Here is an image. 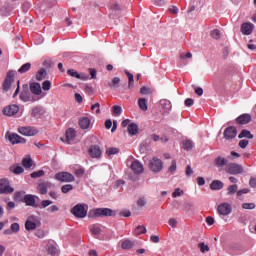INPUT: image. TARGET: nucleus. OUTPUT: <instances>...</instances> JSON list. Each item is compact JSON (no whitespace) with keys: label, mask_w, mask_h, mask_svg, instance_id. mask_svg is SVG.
Returning a JSON list of instances; mask_svg holds the SVG:
<instances>
[{"label":"nucleus","mask_w":256,"mask_h":256,"mask_svg":"<svg viewBox=\"0 0 256 256\" xmlns=\"http://www.w3.org/2000/svg\"><path fill=\"white\" fill-rule=\"evenodd\" d=\"M71 213L78 219H85L87 217V205L77 204L72 208Z\"/></svg>","instance_id":"f257e3e1"},{"label":"nucleus","mask_w":256,"mask_h":256,"mask_svg":"<svg viewBox=\"0 0 256 256\" xmlns=\"http://www.w3.org/2000/svg\"><path fill=\"white\" fill-rule=\"evenodd\" d=\"M41 225V221L37 216H29L25 222L26 231H35Z\"/></svg>","instance_id":"f03ea898"},{"label":"nucleus","mask_w":256,"mask_h":256,"mask_svg":"<svg viewBox=\"0 0 256 256\" xmlns=\"http://www.w3.org/2000/svg\"><path fill=\"white\" fill-rule=\"evenodd\" d=\"M149 169L153 173H161L163 171V161L159 158H152L149 162Z\"/></svg>","instance_id":"7ed1b4c3"},{"label":"nucleus","mask_w":256,"mask_h":256,"mask_svg":"<svg viewBox=\"0 0 256 256\" xmlns=\"http://www.w3.org/2000/svg\"><path fill=\"white\" fill-rule=\"evenodd\" d=\"M55 179L61 183H73L75 176L69 172H60L55 174Z\"/></svg>","instance_id":"20e7f679"},{"label":"nucleus","mask_w":256,"mask_h":256,"mask_svg":"<svg viewBox=\"0 0 256 256\" xmlns=\"http://www.w3.org/2000/svg\"><path fill=\"white\" fill-rule=\"evenodd\" d=\"M232 211L233 206H231L229 202H223L217 208L218 214L222 215V217H227V215H231Z\"/></svg>","instance_id":"39448f33"},{"label":"nucleus","mask_w":256,"mask_h":256,"mask_svg":"<svg viewBox=\"0 0 256 256\" xmlns=\"http://www.w3.org/2000/svg\"><path fill=\"white\" fill-rule=\"evenodd\" d=\"M226 173H229V175H239L243 173V167L239 164L230 163L225 168Z\"/></svg>","instance_id":"423d86ee"},{"label":"nucleus","mask_w":256,"mask_h":256,"mask_svg":"<svg viewBox=\"0 0 256 256\" xmlns=\"http://www.w3.org/2000/svg\"><path fill=\"white\" fill-rule=\"evenodd\" d=\"M13 191H15V189L9 185L8 179H0V195L13 193Z\"/></svg>","instance_id":"0eeeda50"},{"label":"nucleus","mask_w":256,"mask_h":256,"mask_svg":"<svg viewBox=\"0 0 256 256\" xmlns=\"http://www.w3.org/2000/svg\"><path fill=\"white\" fill-rule=\"evenodd\" d=\"M30 91L33 95H40V97L35 98V101H39V99L45 97V94H43V90L41 89V84L37 82L30 84Z\"/></svg>","instance_id":"6e6552de"},{"label":"nucleus","mask_w":256,"mask_h":256,"mask_svg":"<svg viewBox=\"0 0 256 256\" xmlns=\"http://www.w3.org/2000/svg\"><path fill=\"white\" fill-rule=\"evenodd\" d=\"M95 217H113L115 212L109 208H97L94 210Z\"/></svg>","instance_id":"1a4fd4ad"},{"label":"nucleus","mask_w":256,"mask_h":256,"mask_svg":"<svg viewBox=\"0 0 256 256\" xmlns=\"http://www.w3.org/2000/svg\"><path fill=\"white\" fill-rule=\"evenodd\" d=\"M19 113V107L15 104L8 105L3 109V115L6 117H13Z\"/></svg>","instance_id":"9d476101"},{"label":"nucleus","mask_w":256,"mask_h":256,"mask_svg":"<svg viewBox=\"0 0 256 256\" xmlns=\"http://www.w3.org/2000/svg\"><path fill=\"white\" fill-rule=\"evenodd\" d=\"M224 139L226 141H233L237 137V128L230 126L224 130Z\"/></svg>","instance_id":"9b49d317"},{"label":"nucleus","mask_w":256,"mask_h":256,"mask_svg":"<svg viewBox=\"0 0 256 256\" xmlns=\"http://www.w3.org/2000/svg\"><path fill=\"white\" fill-rule=\"evenodd\" d=\"M130 169L133 171L135 175H141V173L145 171L143 163H141L139 160H133L130 165Z\"/></svg>","instance_id":"f8f14e48"},{"label":"nucleus","mask_w":256,"mask_h":256,"mask_svg":"<svg viewBox=\"0 0 256 256\" xmlns=\"http://www.w3.org/2000/svg\"><path fill=\"white\" fill-rule=\"evenodd\" d=\"M18 132L25 137H33L34 135H37V130L31 126L20 127L18 128Z\"/></svg>","instance_id":"ddd939ff"},{"label":"nucleus","mask_w":256,"mask_h":256,"mask_svg":"<svg viewBox=\"0 0 256 256\" xmlns=\"http://www.w3.org/2000/svg\"><path fill=\"white\" fill-rule=\"evenodd\" d=\"M53 187V184L51 182H41L37 185V191L40 193V195H47V191Z\"/></svg>","instance_id":"4468645a"},{"label":"nucleus","mask_w":256,"mask_h":256,"mask_svg":"<svg viewBox=\"0 0 256 256\" xmlns=\"http://www.w3.org/2000/svg\"><path fill=\"white\" fill-rule=\"evenodd\" d=\"M68 75H70V77H75V79H82V81H87L89 79V75L85 73L79 74V72H77L75 69H69Z\"/></svg>","instance_id":"2eb2a0df"},{"label":"nucleus","mask_w":256,"mask_h":256,"mask_svg":"<svg viewBox=\"0 0 256 256\" xmlns=\"http://www.w3.org/2000/svg\"><path fill=\"white\" fill-rule=\"evenodd\" d=\"M88 153L92 159H99L102 155L101 148L97 145L91 146Z\"/></svg>","instance_id":"dca6fc26"},{"label":"nucleus","mask_w":256,"mask_h":256,"mask_svg":"<svg viewBox=\"0 0 256 256\" xmlns=\"http://www.w3.org/2000/svg\"><path fill=\"white\" fill-rule=\"evenodd\" d=\"M8 140L10 143H12V145H17V143H25V139L15 133L9 134Z\"/></svg>","instance_id":"f3484780"},{"label":"nucleus","mask_w":256,"mask_h":256,"mask_svg":"<svg viewBox=\"0 0 256 256\" xmlns=\"http://www.w3.org/2000/svg\"><path fill=\"white\" fill-rule=\"evenodd\" d=\"M160 105L164 113H171V109H173V105L171 104V101L167 99H162L160 100Z\"/></svg>","instance_id":"a211bd4d"},{"label":"nucleus","mask_w":256,"mask_h":256,"mask_svg":"<svg viewBox=\"0 0 256 256\" xmlns=\"http://www.w3.org/2000/svg\"><path fill=\"white\" fill-rule=\"evenodd\" d=\"M75 137H76V134H75V129L73 128H69L67 131H66V141L69 145L73 144V141H75Z\"/></svg>","instance_id":"6ab92c4d"},{"label":"nucleus","mask_w":256,"mask_h":256,"mask_svg":"<svg viewBox=\"0 0 256 256\" xmlns=\"http://www.w3.org/2000/svg\"><path fill=\"white\" fill-rule=\"evenodd\" d=\"M239 125H247V123H251V115L249 114H242L236 119Z\"/></svg>","instance_id":"aec40b11"},{"label":"nucleus","mask_w":256,"mask_h":256,"mask_svg":"<svg viewBox=\"0 0 256 256\" xmlns=\"http://www.w3.org/2000/svg\"><path fill=\"white\" fill-rule=\"evenodd\" d=\"M241 31L243 35H251V33H253V24L251 23L242 24Z\"/></svg>","instance_id":"412c9836"},{"label":"nucleus","mask_w":256,"mask_h":256,"mask_svg":"<svg viewBox=\"0 0 256 256\" xmlns=\"http://www.w3.org/2000/svg\"><path fill=\"white\" fill-rule=\"evenodd\" d=\"M224 184L221 180H214L210 184V189L212 191H220V189H223Z\"/></svg>","instance_id":"4be33fe9"},{"label":"nucleus","mask_w":256,"mask_h":256,"mask_svg":"<svg viewBox=\"0 0 256 256\" xmlns=\"http://www.w3.org/2000/svg\"><path fill=\"white\" fill-rule=\"evenodd\" d=\"M79 125L81 129H89L91 127V120L88 117H82L79 120Z\"/></svg>","instance_id":"5701e85b"},{"label":"nucleus","mask_w":256,"mask_h":256,"mask_svg":"<svg viewBox=\"0 0 256 256\" xmlns=\"http://www.w3.org/2000/svg\"><path fill=\"white\" fill-rule=\"evenodd\" d=\"M22 165L25 167V169H31L33 167V159H31V156H26L22 160Z\"/></svg>","instance_id":"b1692460"},{"label":"nucleus","mask_w":256,"mask_h":256,"mask_svg":"<svg viewBox=\"0 0 256 256\" xmlns=\"http://www.w3.org/2000/svg\"><path fill=\"white\" fill-rule=\"evenodd\" d=\"M121 247L122 249H133V247H135V242L129 239L122 240Z\"/></svg>","instance_id":"393cba45"},{"label":"nucleus","mask_w":256,"mask_h":256,"mask_svg":"<svg viewBox=\"0 0 256 256\" xmlns=\"http://www.w3.org/2000/svg\"><path fill=\"white\" fill-rule=\"evenodd\" d=\"M90 233L95 236L101 235V225L93 224L90 226Z\"/></svg>","instance_id":"a878e982"},{"label":"nucleus","mask_w":256,"mask_h":256,"mask_svg":"<svg viewBox=\"0 0 256 256\" xmlns=\"http://www.w3.org/2000/svg\"><path fill=\"white\" fill-rule=\"evenodd\" d=\"M119 83H121V78L114 77V78H112L111 82H108V87L110 89H117L119 87Z\"/></svg>","instance_id":"bb28decb"},{"label":"nucleus","mask_w":256,"mask_h":256,"mask_svg":"<svg viewBox=\"0 0 256 256\" xmlns=\"http://www.w3.org/2000/svg\"><path fill=\"white\" fill-rule=\"evenodd\" d=\"M128 133L129 135H137L139 133V126L135 123H131L128 125Z\"/></svg>","instance_id":"cd10ccee"},{"label":"nucleus","mask_w":256,"mask_h":256,"mask_svg":"<svg viewBox=\"0 0 256 256\" xmlns=\"http://www.w3.org/2000/svg\"><path fill=\"white\" fill-rule=\"evenodd\" d=\"M24 203H26V205H28L30 207H33V205H35V197L31 194L25 195Z\"/></svg>","instance_id":"c85d7f7f"},{"label":"nucleus","mask_w":256,"mask_h":256,"mask_svg":"<svg viewBox=\"0 0 256 256\" xmlns=\"http://www.w3.org/2000/svg\"><path fill=\"white\" fill-rule=\"evenodd\" d=\"M239 139H253V134L249 130H242L241 133L238 135Z\"/></svg>","instance_id":"c756f323"},{"label":"nucleus","mask_w":256,"mask_h":256,"mask_svg":"<svg viewBox=\"0 0 256 256\" xmlns=\"http://www.w3.org/2000/svg\"><path fill=\"white\" fill-rule=\"evenodd\" d=\"M125 74L128 77V88L132 89L133 88V84L135 83V77L133 76L132 73H130L129 71L125 70Z\"/></svg>","instance_id":"7c9ffc66"},{"label":"nucleus","mask_w":256,"mask_h":256,"mask_svg":"<svg viewBox=\"0 0 256 256\" xmlns=\"http://www.w3.org/2000/svg\"><path fill=\"white\" fill-rule=\"evenodd\" d=\"M138 105H139V108H140L142 111H147V109H148V106H147V99H145V98H139V99H138Z\"/></svg>","instance_id":"2f4dec72"},{"label":"nucleus","mask_w":256,"mask_h":256,"mask_svg":"<svg viewBox=\"0 0 256 256\" xmlns=\"http://www.w3.org/2000/svg\"><path fill=\"white\" fill-rule=\"evenodd\" d=\"M47 77V71L45 69H40L36 74L37 81H43Z\"/></svg>","instance_id":"473e14b6"},{"label":"nucleus","mask_w":256,"mask_h":256,"mask_svg":"<svg viewBox=\"0 0 256 256\" xmlns=\"http://www.w3.org/2000/svg\"><path fill=\"white\" fill-rule=\"evenodd\" d=\"M193 147H195V144H193V141L185 140L183 142V149H185V151H191V149H193Z\"/></svg>","instance_id":"72a5a7b5"},{"label":"nucleus","mask_w":256,"mask_h":256,"mask_svg":"<svg viewBox=\"0 0 256 256\" xmlns=\"http://www.w3.org/2000/svg\"><path fill=\"white\" fill-rule=\"evenodd\" d=\"M227 164V159L223 157H218L215 159V165L217 167H224Z\"/></svg>","instance_id":"f704fd0d"},{"label":"nucleus","mask_w":256,"mask_h":256,"mask_svg":"<svg viewBox=\"0 0 256 256\" xmlns=\"http://www.w3.org/2000/svg\"><path fill=\"white\" fill-rule=\"evenodd\" d=\"M20 99L27 103V101H35V98L29 97V93L27 92H21Z\"/></svg>","instance_id":"c9c22d12"},{"label":"nucleus","mask_w":256,"mask_h":256,"mask_svg":"<svg viewBox=\"0 0 256 256\" xmlns=\"http://www.w3.org/2000/svg\"><path fill=\"white\" fill-rule=\"evenodd\" d=\"M113 115L115 117H119L123 113V109L119 105H115L112 107Z\"/></svg>","instance_id":"e433bc0d"},{"label":"nucleus","mask_w":256,"mask_h":256,"mask_svg":"<svg viewBox=\"0 0 256 256\" xmlns=\"http://www.w3.org/2000/svg\"><path fill=\"white\" fill-rule=\"evenodd\" d=\"M136 203L137 206L140 207V209H143V207L147 205V198H145V196H142L137 200Z\"/></svg>","instance_id":"4c0bfd02"},{"label":"nucleus","mask_w":256,"mask_h":256,"mask_svg":"<svg viewBox=\"0 0 256 256\" xmlns=\"http://www.w3.org/2000/svg\"><path fill=\"white\" fill-rule=\"evenodd\" d=\"M237 189H239V186H237V184L229 186L227 189V195H235V193H237Z\"/></svg>","instance_id":"58836bf2"},{"label":"nucleus","mask_w":256,"mask_h":256,"mask_svg":"<svg viewBox=\"0 0 256 256\" xmlns=\"http://www.w3.org/2000/svg\"><path fill=\"white\" fill-rule=\"evenodd\" d=\"M29 69H31V63H26L19 68L18 73H21V74L27 73Z\"/></svg>","instance_id":"ea45409f"},{"label":"nucleus","mask_w":256,"mask_h":256,"mask_svg":"<svg viewBox=\"0 0 256 256\" xmlns=\"http://www.w3.org/2000/svg\"><path fill=\"white\" fill-rule=\"evenodd\" d=\"M119 153V148H107L106 150V155H108V157H111L113 155H118Z\"/></svg>","instance_id":"a19ab883"},{"label":"nucleus","mask_w":256,"mask_h":256,"mask_svg":"<svg viewBox=\"0 0 256 256\" xmlns=\"http://www.w3.org/2000/svg\"><path fill=\"white\" fill-rule=\"evenodd\" d=\"M198 248L202 253H209V246L205 244V242H201L198 244Z\"/></svg>","instance_id":"79ce46f5"},{"label":"nucleus","mask_w":256,"mask_h":256,"mask_svg":"<svg viewBox=\"0 0 256 256\" xmlns=\"http://www.w3.org/2000/svg\"><path fill=\"white\" fill-rule=\"evenodd\" d=\"M143 233H147V228L145 226H138L135 230L136 235H143Z\"/></svg>","instance_id":"37998d69"},{"label":"nucleus","mask_w":256,"mask_h":256,"mask_svg":"<svg viewBox=\"0 0 256 256\" xmlns=\"http://www.w3.org/2000/svg\"><path fill=\"white\" fill-rule=\"evenodd\" d=\"M42 89H43V91H50L51 90V81L45 80L42 83Z\"/></svg>","instance_id":"c03bdc74"},{"label":"nucleus","mask_w":256,"mask_h":256,"mask_svg":"<svg viewBox=\"0 0 256 256\" xmlns=\"http://www.w3.org/2000/svg\"><path fill=\"white\" fill-rule=\"evenodd\" d=\"M43 175H45V171L39 170V171L33 172L31 174V177H32V179H37L39 177H43Z\"/></svg>","instance_id":"a18cd8bd"},{"label":"nucleus","mask_w":256,"mask_h":256,"mask_svg":"<svg viewBox=\"0 0 256 256\" xmlns=\"http://www.w3.org/2000/svg\"><path fill=\"white\" fill-rule=\"evenodd\" d=\"M15 75H17V72L15 70H10L7 73L6 80L13 81V79H15Z\"/></svg>","instance_id":"49530a36"},{"label":"nucleus","mask_w":256,"mask_h":256,"mask_svg":"<svg viewBox=\"0 0 256 256\" xmlns=\"http://www.w3.org/2000/svg\"><path fill=\"white\" fill-rule=\"evenodd\" d=\"M91 110L95 111L96 115H99L101 113V104L95 103L91 106Z\"/></svg>","instance_id":"de8ad7c7"},{"label":"nucleus","mask_w":256,"mask_h":256,"mask_svg":"<svg viewBox=\"0 0 256 256\" xmlns=\"http://www.w3.org/2000/svg\"><path fill=\"white\" fill-rule=\"evenodd\" d=\"M62 193H69V191H73V185L71 184H66L63 185L61 188Z\"/></svg>","instance_id":"09e8293b"},{"label":"nucleus","mask_w":256,"mask_h":256,"mask_svg":"<svg viewBox=\"0 0 256 256\" xmlns=\"http://www.w3.org/2000/svg\"><path fill=\"white\" fill-rule=\"evenodd\" d=\"M242 209L253 210V209H255V203H253V202H251V203H243L242 204Z\"/></svg>","instance_id":"8fccbe9b"},{"label":"nucleus","mask_w":256,"mask_h":256,"mask_svg":"<svg viewBox=\"0 0 256 256\" xmlns=\"http://www.w3.org/2000/svg\"><path fill=\"white\" fill-rule=\"evenodd\" d=\"M10 229L12 233H19L21 227L19 226V223H13L11 224Z\"/></svg>","instance_id":"3c124183"},{"label":"nucleus","mask_w":256,"mask_h":256,"mask_svg":"<svg viewBox=\"0 0 256 256\" xmlns=\"http://www.w3.org/2000/svg\"><path fill=\"white\" fill-rule=\"evenodd\" d=\"M11 83H13V81L5 79L3 83L4 91H9V89H11Z\"/></svg>","instance_id":"603ef678"},{"label":"nucleus","mask_w":256,"mask_h":256,"mask_svg":"<svg viewBox=\"0 0 256 256\" xmlns=\"http://www.w3.org/2000/svg\"><path fill=\"white\" fill-rule=\"evenodd\" d=\"M181 195H183V190L181 188H176L172 193L174 198L181 197Z\"/></svg>","instance_id":"864d4df0"},{"label":"nucleus","mask_w":256,"mask_h":256,"mask_svg":"<svg viewBox=\"0 0 256 256\" xmlns=\"http://www.w3.org/2000/svg\"><path fill=\"white\" fill-rule=\"evenodd\" d=\"M48 253H49V255H57V247H55L53 245H49Z\"/></svg>","instance_id":"5fc2aeb1"},{"label":"nucleus","mask_w":256,"mask_h":256,"mask_svg":"<svg viewBox=\"0 0 256 256\" xmlns=\"http://www.w3.org/2000/svg\"><path fill=\"white\" fill-rule=\"evenodd\" d=\"M24 169L21 166H16L12 169V172L15 175H21V173H23Z\"/></svg>","instance_id":"6e6d98bb"},{"label":"nucleus","mask_w":256,"mask_h":256,"mask_svg":"<svg viewBox=\"0 0 256 256\" xmlns=\"http://www.w3.org/2000/svg\"><path fill=\"white\" fill-rule=\"evenodd\" d=\"M49 205H53V201H51V200H43L41 202V207L43 209H46V207H49Z\"/></svg>","instance_id":"4d7b16f0"},{"label":"nucleus","mask_w":256,"mask_h":256,"mask_svg":"<svg viewBox=\"0 0 256 256\" xmlns=\"http://www.w3.org/2000/svg\"><path fill=\"white\" fill-rule=\"evenodd\" d=\"M211 35L213 39H219V37H221V32L218 29H216L211 32Z\"/></svg>","instance_id":"13d9d810"},{"label":"nucleus","mask_w":256,"mask_h":256,"mask_svg":"<svg viewBox=\"0 0 256 256\" xmlns=\"http://www.w3.org/2000/svg\"><path fill=\"white\" fill-rule=\"evenodd\" d=\"M249 189L248 188H243V189H241V190H238L237 191V196L238 197H241V195H247V193H249Z\"/></svg>","instance_id":"bf43d9fd"},{"label":"nucleus","mask_w":256,"mask_h":256,"mask_svg":"<svg viewBox=\"0 0 256 256\" xmlns=\"http://www.w3.org/2000/svg\"><path fill=\"white\" fill-rule=\"evenodd\" d=\"M191 57H193V54H191L190 52H188V53H182L181 55H180V59H182V61H185V59H191Z\"/></svg>","instance_id":"052dcab7"},{"label":"nucleus","mask_w":256,"mask_h":256,"mask_svg":"<svg viewBox=\"0 0 256 256\" xmlns=\"http://www.w3.org/2000/svg\"><path fill=\"white\" fill-rule=\"evenodd\" d=\"M185 173L187 177H191V175H193V168L191 165H187Z\"/></svg>","instance_id":"680f3d73"},{"label":"nucleus","mask_w":256,"mask_h":256,"mask_svg":"<svg viewBox=\"0 0 256 256\" xmlns=\"http://www.w3.org/2000/svg\"><path fill=\"white\" fill-rule=\"evenodd\" d=\"M169 225L175 229L177 227V219L175 218H170L169 221H168Z\"/></svg>","instance_id":"e2e57ef3"},{"label":"nucleus","mask_w":256,"mask_h":256,"mask_svg":"<svg viewBox=\"0 0 256 256\" xmlns=\"http://www.w3.org/2000/svg\"><path fill=\"white\" fill-rule=\"evenodd\" d=\"M247 145H249V140H240L239 147L241 149H245L247 147Z\"/></svg>","instance_id":"0e129e2a"},{"label":"nucleus","mask_w":256,"mask_h":256,"mask_svg":"<svg viewBox=\"0 0 256 256\" xmlns=\"http://www.w3.org/2000/svg\"><path fill=\"white\" fill-rule=\"evenodd\" d=\"M206 223L207 225H214L215 224V218H213L212 216H208L206 217Z\"/></svg>","instance_id":"69168bd1"},{"label":"nucleus","mask_w":256,"mask_h":256,"mask_svg":"<svg viewBox=\"0 0 256 256\" xmlns=\"http://www.w3.org/2000/svg\"><path fill=\"white\" fill-rule=\"evenodd\" d=\"M85 93H87L88 95H91L93 93V87L86 85L84 88Z\"/></svg>","instance_id":"338daca9"},{"label":"nucleus","mask_w":256,"mask_h":256,"mask_svg":"<svg viewBox=\"0 0 256 256\" xmlns=\"http://www.w3.org/2000/svg\"><path fill=\"white\" fill-rule=\"evenodd\" d=\"M250 187H256V178H251L249 181Z\"/></svg>","instance_id":"774afa93"}]
</instances>
